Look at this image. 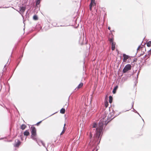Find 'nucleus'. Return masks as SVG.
<instances>
[{"instance_id":"nucleus-11","label":"nucleus","mask_w":151,"mask_h":151,"mask_svg":"<svg viewBox=\"0 0 151 151\" xmlns=\"http://www.w3.org/2000/svg\"><path fill=\"white\" fill-rule=\"evenodd\" d=\"M26 127V126L24 124H22L21 126V129L22 130L24 129Z\"/></svg>"},{"instance_id":"nucleus-5","label":"nucleus","mask_w":151,"mask_h":151,"mask_svg":"<svg viewBox=\"0 0 151 151\" xmlns=\"http://www.w3.org/2000/svg\"><path fill=\"white\" fill-rule=\"evenodd\" d=\"M20 144V141L18 139L16 140L15 141V144L14 145L15 147H18Z\"/></svg>"},{"instance_id":"nucleus-10","label":"nucleus","mask_w":151,"mask_h":151,"mask_svg":"<svg viewBox=\"0 0 151 151\" xmlns=\"http://www.w3.org/2000/svg\"><path fill=\"white\" fill-rule=\"evenodd\" d=\"M25 9L24 7H22L20 8V11L21 12H24Z\"/></svg>"},{"instance_id":"nucleus-9","label":"nucleus","mask_w":151,"mask_h":151,"mask_svg":"<svg viewBox=\"0 0 151 151\" xmlns=\"http://www.w3.org/2000/svg\"><path fill=\"white\" fill-rule=\"evenodd\" d=\"M117 88H118V86H116V87H115L114 88V89L113 90L112 92H113V93L114 94H115L116 93V90L117 89Z\"/></svg>"},{"instance_id":"nucleus-26","label":"nucleus","mask_w":151,"mask_h":151,"mask_svg":"<svg viewBox=\"0 0 151 151\" xmlns=\"http://www.w3.org/2000/svg\"><path fill=\"white\" fill-rule=\"evenodd\" d=\"M91 137H92V136H91V134L90 137L91 138Z\"/></svg>"},{"instance_id":"nucleus-12","label":"nucleus","mask_w":151,"mask_h":151,"mask_svg":"<svg viewBox=\"0 0 151 151\" xmlns=\"http://www.w3.org/2000/svg\"><path fill=\"white\" fill-rule=\"evenodd\" d=\"M65 109L63 108L60 111V112L62 114H64L65 112Z\"/></svg>"},{"instance_id":"nucleus-15","label":"nucleus","mask_w":151,"mask_h":151,"mask_svg":"<svg viewBox=\"0 0 151 151\" xmlns=\"http://www.w3.org/2000/svg\"><path fill=\"white\" fill-rule=\"evenodd\" d=\"M83 83H80L78 86L77 87V88H81V87L82 86H83Z\"/></svg>"},{"instance_id":"nucleus-19","label":"nucleus","mask_w":151,"mask_h":151,"mask_svg":"<svg viewBox=\"0 0 151 151\" xmlns=\"http://www.w3.org/2000/svg\"><path fill=\"white\" fill-rule=\"evenodd\" d=\"M93 5V4H90V9L91 10L92 9V5Z\"/></svg>"},{"instance_id":"nucleus-16","label":"nucleus","mask_w":151,"mask_h":151,"mask_svg":"<svg viewBox=\"0 0 151 151\" xmlns=\"http://www.w3.org/2000/svg\"><path fill=\"white\" fill-rule=\"evenodd\" d=\"M65 124H64V127H63V130L62 132L60 134V135H62V134L65 132V129H64L65 128Z\"/></svg>"},{"instance_id":"nucleus-23","label":"nucleus","mask_w":151,"mask_h":151,"mask_svg":"<svg viewBox=\"0 0 151 151\" xmlns=\"http://www.w3.org/2000/svg\"><path fill=\"white\" fill-rule=\"evenodd\" d=\"M110 42H111V43H112V42H113V39H110Z\"/></svg>"},{"instance_id":"nucleus-4","label":"nucleus","mask_w":151,"mask_h":151,"mask_svg":"<svg viewBox=\"0 0 151 151\" xmlns=\"http://www.w3.org/2000/svg\"><path fill=\"white\" fill-rule=\"evenodd\" d=\"M31 135H36V129L35 127H31Z\"/></svg>"},{"instance_id":"nucleus-14","label":"nucleus","mask_w":151,"mask_h":151,"mask_svg":"<svg viewBox=\"0 0 151 151\" xmlns=\"http://www.w3.org/2000/svg\"><path fill=\"white\" fill-rule=\"evenodd\" d=\"M147 45L148 47H150V46H151V41H150L148 42L147 43Z\"/></svg>"},{"instance_id":"nucleus-3","label":"nucleus","mask_w":151,"mask_h":151,"mask_svg":"<svg viewBox=\"0 0 151 151\" xmlns=\"http://www.w3.org/2000/svg\"><path fill=\"white\" fill-rule=\"evenodd\" d=\"M123 56L124 57L123 59V61L124 62H127V63H130V61L129 60H127L130 57L125 54H123Z\"/></svg>"},{"instance_id":"nucleus-25","label":"nucleus","mask_w":151,"mask_h":151,"mask_svg":"<svg viewBox=\"0 0 151 151\" xmlns=\"http://www.w3.org/2000/svg\"><path fill=\"white\" fill-rule=\"evenodd\" d=\"M140 47V46L139 47H138V48L137 49L138 50V49H139V48Z\"/></svg>"},{"instance_id":"nucleus-1","label":"nucleus","mask_w":151,"mask_h":151,"mask_svg":"<svg viewBox=\"0 0 151 151\" xmlns=\"http://www.w3.org/2000/svg\"><path fill=\"white\" fill-rule=\"evenodd\" d=\"M104 120H100L98 125L95 123H93L91 125L92 127L93 128H96V137L99 138L100 136L102 134V131L103 129V125L104 124V120Z\"/></svg>"},{"instance_id":"nucleus-22","label":"nucleus","mask_w":151,"mask_h":151,"mask_svg":"<svg viewBox=\"0 0 151 151\" xmlns=\"http://www.w3.org/2000/svg\"><path fill=\"white\" fill-rule=\"evenodd\" d=\"M42 121H41L38 123H37L36 124V125H37V126H38L39 124Z\"/></svg>"},{"instance_id":"nucleus-6","label":"nucleus","mask_w":151,"mask_h":151,"mask_svg":"<svg viewBox=\"0 0 151 151\" xmlns=\"http://www.w3.org/2000/svg\"><path fill=\"white\" fill-rule=\"evenodd\" d=\"M115 43L114 42H112L111 43V49L112 50H113L115 49Z\"/></svg>"},{"instance_id":"nucleus-20","label":"nucleus","mask_w":151,"mask_h":151,"mask_svg":"<svg viewBox=\"0 0 151 151\" xmlns=\"http://www.w3.org/2000/svg\"><path fill=\"white\" fill-rule=\"evenodd\" d=\"M40 0H37L36 1V4H38L40 3Z\"/></svg>"},{"instance_id":"nucleus-7","label":"nucleus","mask_w":151,"mask_h":151,"mask_svg":"<svg viewBox=\"0 0 151 151\" xmlns=\"http://www.w3.org/2000/svg\"><path fill=\"white\" fill-rule=\"evenodd\" d=\"M31 137L33 140L37 141L36 135H31Z\"/></svg>"},{"instance_id":"nucleus-17","label":"nucleus","mask_w":151,"mask_h":151,"mask_svg":"<svg viewBox=\"0 0 151 151\" xmlns=\"http://www.w3.org/2000/svg\"><path fill=\"white\" fill-rule=\"evenodd\" d=\"M33 18L34 19L36 20L37 19V17L36 15H34L33 17Z\"/></svg>"},{"instance_id":"nucleus-18","label":"nucleus","mask_w":151,"mask_h":151,"mask_svg":"<svg viewBox=\"0 0 151 151\" xmlns=\"http://www.w3.org/2000/svg\"><path fill=\"white\" fill-rule=\"evenodd\" d=\"M91 4H95V0H91Z\"/></svg>"},{"instance_id":"nucleus-29","label":"nucleus","mask_w":151,"mask_h":151,"mask_svg":"<svg viewBox=\"0 0 151 151\" xmlns=\"http://www.w3.org/2000/svg\"><path fill=\"white\" fill-rule=\"evenodd\" d=\"M133 106V104H132V107Z\"/></svg>"},{"instance_id":"nucleus-27","label":"nucleus","mask_w":151,"mask_h":151,"mask_svg":"<svg viewBox=\"0 0 151 151\" xmlns=\"http://www.w3.org/2000/svg\"><path fill=\"white\" fill-rule=\"evenodd\" d=\"M42 142V145H43V143L42 142Z\"/></svg>"},{"instance_id":"nucleus-8","label":"nucleus","mask_w":151,"mask_h":151,"mask_svg":"<svg viewBox=\"0 0 151 151\" xmlns=\"http://www.w3.org/2000/svg\"><path fill=\"white\" fill-rule=\"evenodd\" d=\"M29 133L28 131L26 130L24 132V135L25 136H28L29 135Z\"/></svg>"},{"instance_id":"nucleus-28","label":"nucleus","mask_w":151,"mask_h":151,"mask_svg":"<svg viewBox=\"0 0 151 151\" xmlns=\"http://www.w3.org/2000/svg\"><path fill=\"white\" fill-rule=\"evenodd\" d=\"M83 124H82V127H83Z\"/></svg>"},{"instance_id":"nucleus-21","label":"nucleus","mask_w":151,"mask_h":151,"mask_svg":"<svg viewBox=\"0 0 151 151\" xmlns=\"http://www.w3.org/2000/svg\"><path fill=\"white\" fill-rule=\"evenodd\" d=\"M107 104H108V102H107L105 103V105L106 107H107L108 106Z\"/></svg>"},{"instance_id":"nucleus-2","label":"nucleus","mask_w":151,"mask_h":151,"mask_svg":"<svg viewBox=\"0 0 151 151\" xmlns=\"http://www.w3.org/2000/svg\"><path fill=\"white\" fill-rule=\"evenodd\" d=\"M131 66L129 64H128L126 65L124 68L123 71L124 73L127 72L128 71L130 70L131 69Z\"/></svg>"},{"instance_id":"nucleus-13","label":"nucleus","mask_w":151,"mask_h":151,"mask_svg":"<svg viewBox=\"0 0 151 151\" xmlns=\"http://www.w3.org/2000/svg\"><path fill=\"white\" fill-rule=\"evenodd\" d=\"M109 102L110 103H111L112 101V97L110 96H109Z\"/></svg>"},{"instance_id":"nucleus-24","label":"nucleus","mask_w":151,"mask_h":151,"mask_svg":"<svg viewBox=\"0 0 151 151\" xmlns=\"http://www.w3.org/2000/svg\"><path fill=\"white\" fill-rule=\"evenodd\" d=\"M108 29L110 30V27H108Z\"/></svg>"},{"instance_id":"nucleus-30","label":"nucleus","mask_w":151,"mask_h":151,"mask_svg":"<svg viewBox=\"0 0 151 151\" xmlns=\"http://www.w3.org/2000/svg\"><path fill=\"white\" fill-rule=\"evenodd\" d=\"M95 151H97L96 150Z\"/></svg>"}]
</instances>
